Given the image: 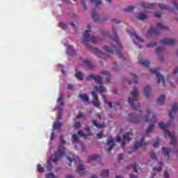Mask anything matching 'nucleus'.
Listing matches in <instances>:
<instances>
[{
    "mask_svg": "<svg viewBox=\"0 0 178 178\" xmlns=\"http://www.w3.org/2000/svg\"><path fill=\"white\" fill-rule=\"evenodd\" d=\"M146 112L147 115H145V118L140 115H136L134 113L129 114V122H131V123H135L136 124L141 123L142 122H144V120L146 123H148V122H149V124L147 129H146V134H148V133H150L151 131L154 129V127H155V123L156 122V115H153L152 119L149 120L148 118H149V115L152 113V111H151L149 108H147Z\"/></svg>",
    "mask_w": 178,
    "mask_h": 178,
    "instance_id": "f257e3e1",
    "label": "nucleus"
},
{
    "mask_svg": "<svg viewBox=\"0 0 178 178\" xmlns=\"http://www.w3.org/2000/svg\"><path fill=\"white\" fill-rule=\"evenodd\" d=\"M60 140V142L58 144V152H55L54 154L51 156V159L47 161V169L49 172H51L54 168L51 163L54 162V163H56L59 161L60 158L65 156V155H66V152H67V149H66V147H65V145L67 144V143L63 139V136H61Z\"/></svg>",
    "mask_w": 178,
    "mask_h": 178,
    "instance_id": "f03ea898",
    "label": "nucleus"
},
{
    "mask_svg": "<svg viewBox=\"0 0 178 178\" xmlns=\"http://www.w3.org/2000/svg\"><path fill=\"white\" fill-rule=\"evenodd\" d=\"M113 34L114 35L113 40L116 46H115L114 48L113 47L112 49L108 46H104V49H105L106 52H108V54H113V52H116L120 58H122L123 60H126V58H124V56H123V53H121L120 51L122 49H123V47H122V43H120L119 37H118L116 28L113 29Z\"/></svg>",
    "mask_w": 178,
    "mask_h": 178,
    "instance_id": "7ed1b4c3",
    "label": "nucleus"
},
{
    "mask_svg": "<svg viewBox=\"0 0 178 178\" xmlns=\"http://www.w3.org/2000/svg\"><path fill=\"white\" fill-rule=\"evenodd\" d=\"M170 124H172L170 122H168L166 124L160 122L159 123V127L163 130L165 137H169L171 138L170 144H171V145H174L175 147V145H176V136H175L174 134L170 133L169 130L166 129L168 127H169V126H170Z\"/></svg>",
    "mask_w": 178,
    "mask_h": 178,
    "instance_id": "20e7f679",
    "label": "nucleus"
},
{
    "mask_svg": "<svg viewBox=\"0 0 178 178\" xmlns=\"http://www.w3.org/2000/svg\"><path fill=\"white\" fill-rule=\"evenodd\" d=\"M131 95L132 96V99L128 97V102H129L132 109L134 111H138L141 106L140 104L137 103L136 105V102L138 101V89L137 88H134L132 91L131 92Z\"/></svg>",
    "mask_w": 178,
    "mask_h": 178,
    "instance_id": "39448f33",
    "label": "nucleus"
},
{
    "mask_svg": "<svg viewBox=\"0 0 178 178\" xmlns=\"http://www.w3.org/2000/svg\"><path fill=\"white\" fill-rule=\"evenodd\" d=\"M159 30H169V28L161 23L156 24L155 28H154V26L151 25L150 29L147 31V37L158 35V34H159Z\"/></svg>",
    "mask_w": 178,
    "mask_h": 178,
    "instance_id": "423d86ee",
    "label": "nucleus"
},
{
    "mask_svg": "<svg viewBox=\"0 0 178 178\" xmlns=\"http://www.w3.org/2000/svg\"><path fill=\"white\" fill-rule=\"evenodd\" d=\"M88 29L83 33V44H86V42H88L89 41L92 42V44H97V42H98V38L90 35V32L91 31V25H88Z\"/></svg>",
    "mask_w": 178,
    "mask_h": 178,
    "instance_id": "0eeeda50",
    "label": "nucleus"
},
{
    "mask_svg": "<svg viewBox=\"0 0 178 178\" xmlns=\"http://www.w3.org/2000/svg\"><path fill=\"white\" fill-rule=\"evenodd\" d=\"M160 69H157V70H150V73H152V74H155L156 77H157L158 79V83H161L162 81V84L163 86H166V83H165V79H163V76H162V74H161L160 72Z\"/></svg>",
    "mask_w": 178,
    "mask_h": 178,
    "instance_id": "6e6552de",
    "label": "nucleus"
},
{
    "mask_svg": "<svg viewBox=\"0 0 178 178\" xmlns=\"http://www.w3.org/2000/svg\"><path fill=\"white\" fill-rule=\"evenodd\" d=\"M131 137H133V131L127 132L123 135V140L121 143L122 148H124V147H126L127 142L129 143V141L131 140Z\"/></svg>",
    "mask_w": 178,
    "mask_h": 178,
    "instance_id": "1a4fd4ad",
    "label": "nucleus"
},
{
    "mask_svg": "<svg viewBox=\"0 0 178 178\" xmlns=\"http://www.w3.org/2000/svg\"><path fill=\"white\" fill-rule=\"evenodd\" d=\"M129 35H130V37H131V38H133L134 42L136 44H138V42H144V40H143L141 38L138 37L136 34L135 31H129L127 30Z\"/></svg>",
    "mask_w": 178,
    "mask_h": 178,
    "instance_id": "9d476101",
    "label": "nucleus"
},
{
    "mask_svg": "<svg viewBox=\"0 0 178 178\" xmlns=\"http://www.w3.org/2000/svg\"><path fill=\"white\" fill-rule=\"evenodd\" d=\"M86 48L89 49V51L93 52V54H97V56H99V58H103V59H105V54L102 53L101 50L90 45H87Z\"/></svg>",
    "mask_w": 178,
    "mask_h": 178,
    "instance_id": "9b49d317",
    "label": "nucleus"
},
{
    "mask_svg": "<svg viewBox=\"0 0 178 178\" xmlns=\"http://www.w3.org/2000/svg\"><path fill=\"white\" fill-rule=\"evenodd\" d=\"M86 80H95L96 83H97V84H99L100 86H102V76H99V75H95V74H89L87 77H86Z\"/></svg>",
    "mask_w": 178,
    "mask_h": 178,
    "instance_id": "f8f14e48",
    "label": "nucleus"
},
{
    "mask_svg": "<svg viewBox=\"0 0 178 178\" xmlns=\"http://www.w3.org/2000/svg\"><path fill=\"white\" fill-rule=\"evenodd\" d=\"M160 44H161V45L173 46L176 45V40L173 38H164L160 40Z\"/></svg>",
    "mask_w": 178,
    "mask_h": 178,
    "instance_id": "ddd939ff",
    "label": "nucleus"
},
{
    "mask_svg": "<svg viewBox=\"0 0 178 178\" xmlns=\"http://www.w3.org/2000/svg\"><path fill=\"white\" fill-rule=\"evenodd\" d=\"M92 96L93 98V100L92 102V105L96 108H99L101 106V102L98 100V96L97 95L95 92H92Z\"/></svg>",
    "mask_w": 178,
    "mask_h": 178,
    "instance_id": "4468645a",
    "label": "nucleus"
},
{
    "mask_svg": "<svg viewBox=\"0 0 178 178\" xmlns=\"http://www.w3.org/2000/svg\"><path fill=\"white\" fill-rule=\"evenodd\" d=\"M106 144L108 146V152L111 154L113 147H115V140L110 136L107 140Z\"/></svg>",
    "mask_w": 178,
    "mask_h": 178,
    "instance_id": "2eb2a0df",
    "label": "nucleus"
},
{
    "mask_svg": "<svg viewBox=\"0 0 178 178\" xmlns=\"http://www.w3.org/2000/svg\"><path fill=\"white\" fill-rule=\"evenodd\" d=\"M143 145H147V143H145V138L143 137L140 140L136 141L134 144V147L136 149H138L140 147H143Z\"/></svg>",
    "mask_w": 178,
    "mask_h": 178,
    "instance_id": "dca6fc26",
    "label": "nucleus"
},
{
    "mask_svg": "<svg viewBox=\"0 0 178 178\" xmlns=\"http://www.w3.org/2000/svg\"><path fill=\"white\" fill-rule=\"evenodd\" d=\"M77 159L79 162V165L76 168V172H78L79 173H81V172H82V173H85L86 172V168L83 165V162L81 161V160H80L79 157H77Z\"/></svg>",
    "mask_w": 178,
    "mask_h": 178,
    "instance_id": "f3484780",
    "label": "nucleus"
},
{
    "mask_svg": "<svg viewBox=\"0 0 178 178\" xmlns=\"http://www.w3.org/2000/svg\"><path fill=\"white\" fill-rule=\"evenodd\" d=\"M83 62L84 65L87 66L88 69H90V70H93V69H95V65H92L91 61L88 60H83Z\"/></svg>",
    "mask_w": 178,
    "mask_h": 178,
    "instance_id": "a211bd4d",
    "label": "nucleus"
},
{
    "mask_svg": "<svg viewBox=\"0 0 178 178\" xmlns=\"http://www.w3.org/2000/svg\"><path fill=\"white\" fill-rule=\"evenodd\" d=\"M79 98L81 99V101H83V102H87V104H90V99H88V95L86 94H79Z\"/></svg>",
    "mask_w": 178,
    "mask_h": 178,
    "instance_id": "6ab92c4d",
    "label": "nucleus"
},
{
    "mask_svg": "<svg viewBox=\"0 0 178 178\" xmlns=\"http://www.w3.org/2000/svg\"><path fill=\"white\" fill-rule=\"evenodd\" d=\"M163 154L165 156L170 157V152H172V149L169 147H163L162 148Z\"/></svg>",
    "mask_w": 178,
    "mask_h": 178,
    "instance_id": "aec40b11",
    "label": "nucleus"
},
{
    "mask_svg": "<svg viewBox=\"0 0 178 178\" xmlns=\"http://www.w3.org/2000/svg\"><path fill=\"white\" fill-rule=\"evenodd\" d=\"M139 63L146 67H149V66H151V62L147 60H140Z\"/></svg>",
    "mask_w": 178,
    "mask_h": 178,
    "instance_id": "412c9836",
    "label": "nucleus"
},
{
    "mask_svg": "<svg viewBox=\"0 0 178 178\" xmlns=\"http://www.w3.org/2000/svg\"><path fill=\"white\" fill-rule=\"evenodd\" d=\"M142 8L143 10H147V9H155V5L152 3L147 4V6L142 4Z\"/></svg>",
    "mask_w": 178,
    "mask_h": 178,
    "instance_id": "4be33fe9",
    "label": "nucleus"
},
{
    "mask_svg": "<svg viewBox=\"0 0 178 178\" xmlns=\"http://www.w3.org/2000/svg\"><path fill=\"white\" fill-rule=\"evenodd\" d=\"M144 91H145V95L147 98H148V97H149V92H151V86H146L145 87V89H144Z\"/></svg>",
    "mask_w": 178,
    "mask_h": 178,
    "instance_id": "5701e85b",
    "label": "nucleus"
},
{
    "mask_svg": "<svg viewBox=\"0 0 178 178\" xmlns=\"http://www.w3.org/2000/svg\"><path fill=\"white\" fill-rule=\"evenodd\" d=\"M98 158H101V156H99L98 154L90 156L89 159H88V163H90L92 162V161H97V159H98Z\"/></svg>",
    "mask_w": 178,
    "mask_h": 178,
    "instance_id": "b1692460",
    "label": "nucleus"
},
{
    "mask_svg": "<svg viewBox=\"0 0 178 178\" xmlns=\"http://www.w3.org/2000/svg\"><path fill=\"white\" fill-rule=\"evenodd\" d=\"M101 74H104L105 76H106V79L107 83H111V74L107 72V71H104V72H100Z\"/></svg>",
    "mask_w": 178,
    "mask_h": 178,
    "instance_id": "393cba45",
    "label": "nucleus"
},
{
    "mask_svg": "<svg viewBox=\"0 0 178 178\" xmlns=\"http://www.w3.org/2000/svg\"><path fill=\"white\" fill-rule=\"evenodd\" d=\"M92 17L94 19L95 22H98V19H99V15L98 13H95V10H92Z\"/></svg>",
    "mask_w": 178,
    "mask_h": 178,
    "instance_id": "a878e982",
    "label": "nucleus"
},
{
    "mask_svg": "<svg viewBox=\"0 0 178 178\" xmlns=\"http://www.w3.org/2000/svg\"><path fill=\"white\" fill-rule=\"evenodd\" d=\"M157 104H159V105H163L165 104V97L163 95H161L158 98Z\"/></svg>",
    "mask_w": 178,
    "mask_h": 178,
    "instance_id": "bb28decb",
    "label": "nucleus"
},
{
    "mask_svg": "<svg viewBox=\"0 0 178 178\" xmlns=\"http://www.w3.org/2000/svg\"><path fill=\"white\" fill-rule=\"evenodd\" d=\"M71 47V46L67 47V53L68 55H71V56H75L76 51L74 49H70Z\"/></svg>",
    "mask_w": 178,
    "mask_h": 178,
    "instance_id": "cd10ccee",
    "label": "nucleus"
},
{
    "mask_svg": "<svg viewBox=\"0 0 178 178\" xmlns=\"http://www.w3.org/2000/svg\"><path fill=\"white\" fill-rule=\"evenodd\" d=\"M147 17L148 16L145 13H139L137 16V19H138V20H145Z\"/></svg>",
    "mask_w": 178,
    "mask_h": 178,
    "instance_id": "c85d7f7f",
    "label": "nucleus"
},
{
    "mask_svg": "<svg viewBox=\"0 0 178 178\" xmlns=\"http://www.w3.org/2000/svg\"><path fill=\"white\" fill-rule=\"evenodd\" d=\"M92 122L93 126H95V127H98L99 129H102V127H104V125L105 124V123L104 122L102 124H98L97 120H93Z\"/></svg>",
    "mask_w": 178,
    "mask_h": 178,
    "instance_id": "c756f323",
    "label": "nucleus"
},
{
    "mask_svg": "<svg viewBox=\"0 0 178 178\" xmlns=\"http://www.w3.org/2000/svg\"><path fill=\"white\" fill-rule=\"evenodd\" d=\"M94 90H96V91H99V92H104V91H105V90H106V88H105V86H95L94 87Z\"/></svg>",
    "mask_w": 178,
    "mask_h": 178,
    "instance_id": "7c9ffc66",
    "label": "nucleus"
},
{
    "mask_svg": "<svg viewBox=\"0 0 178 178\" xmlns=\"http://www.w3.org/2000/svg\"><path fill=\"white\" fill-rule=\"evenodd\" d=\"M101 177H108L109 176V170H104L100 174Z\"/></svg>",
    "mask_w": 178,
    "mask_h": 178,
    "instance_id": "2f4dec72",
    "label": "nucleus"
},
{
    "mask_svg": "<svg viewBox=\"0 0 178 178\" xmlns=\"http://www.w3.org/2000/svg\"><path fill=\"white\" fill-rule=\"evenodd\" d=\"M62 126V122H55L53 124V127L55 130H58V129H60Z\"/></svg>",
    "mask_w": 178,
    "mask_h": 178,
    "instance_id": "473e14b6",
    "label": "nucleus"
},
{
    "mask_svg": "<svg viewBox=\"0 0 178 178\" xmlns=\"http://www.w3.org/2000/svg\"><path fill=\"white\" fill-rule=\"evenodd\" d=\"M131 76L134 80V83L135 84H137V83H138V76H137V75H136L134 73L131 72Z\"/></svg>",
    "mask_w": 178,
    "mask_h": 178,
    "instance_id": "72a5a7b5",
    "label": "nucleus"
},
{
    "mask_svg": "<svg viewBox=\"0 0 178 178\" xmlns=\"http://www.w3.org/2000/svg\"><path fill=\"white\" fill-rule=\"evenodd\" d=\"M67 161L70 162V163H69V166H72V165H76V160L70 156H67Z\"/></svg>",
    "mask_w": 178,
    "mask_h": 178,
    "instance_id": "f704fd0d",
    "label": "nucleus"
},
{
    "mask_svg": "<svg viewBox=\"0 0 178 178\" xmlns=\"http://www.w3.org/2000/svg\"><path fill=\"white\" fill-rule=\"evenodd\" d=\"M133 10H134V6H128L127 7V8H125L124 10V12L130 13V12H133Z\"/></svg>",
    "mask_w": 178,
    "mask_h": 178,
    "instance_id": "c9c22d12",
    "label": "nucleus"
},
{
    "mask_svg": "<svg viewBox=\"0 0 178 178\" xmlns=\"http://www.w3.org/2000/svg\"><path fill=\"white\" fill-rule=\"evenodd\" d=\"M159 163V165H160V167L159 168H155V167H154L153 168V170H154V172H161V170H162V166H163V163H162V162H160V163Z\"/></svg>",
    "mask_w": 178,
    "mask_h": 178,
    "instance_id": "e433bc0d",
    "label": "nucleus"
},
{
    "mask_svg": "<svg viewBox=\"0 0 178 178\" xmlns=\"http://www.w3.org/2000/svg\"><path fill=\"white\" fill-rule=\"evenodd\" d=\"M178 110V104L177 103H175L174 105L172 106V111L174 113H177Z\"/></svg>",
    "mask_w": 178,
    "mask_h": 178,
    "instance_id": "4c0bfd02",
    "label": "nucleus"
},
{
    "mask_svg": "<svg viewBox=\"0 0 178 178\" xmlns=\"http://www.w3.org/2000/svg\"><path fill=\"white\" fill-rule=\"evenodd\" d=\"M165 51V49H163V47H157L156 48V54L157 55H159V54H162V52H163Z\"/></svg>",
    "mask_w": 178,
    "mask_h": 178,
    "instance_id": "58836bf2",
    "label": "nucleus"
},
{
    "mask_svg": "<svg viewBox=\"0 0 178 178\" xmlns=\"http://www.w3.org/2000/svg\"><path fill=\"white\" fill-rule=\"evenodd\" d=\"M90 2L92 3H95L96 8H98V6L101 5V3H102V1L100 0H97H97H90Z\"/></svg>",
    "mask_w": 178,
    "mask_h": 178,
    "instance_id": "ea45409f",
    "label": "nucleus"
},
{
    "mask_svg": "<svg viewBox=\"0 0 178 178\" xmlns=\"http://www.w3.org/2000/svg\"><path fill=\"white\" fill-rule=\"evenodd\" d=\"M79 141V137L76 134H73L72 137V143L74 144V143H77Z\"/></svg>",
    "mask_w": 178,
    "mask_h": 178,
    "instance_id": "a19ab883",
    "label": "nucleus"
},
{
    "mask_svg": "<svg viewBox=\"0 0 178 178\" xmlns=\"http://www.w3.org/2000/svg\"><path fill=\"white\" fill-rule=\"evenodd\" d=\"M75 77H76V79H78L79 80H83V74L81 72H78L75 74Z\"/></svg>",
    "mask_w": 178,
    "mask_h": 178,
    "instance_id": "79ce46f5",
    "label": "nucleus"
},
{
    "mask_svg": "<svg viewBox=\"0 0 178 178\" xmlns=\"http://www.w3.org/2000/svg\"><path fill=\"white\" fill-rule=\"evenodd\" d=\"M159 6L160 9H162L163 10H170V8L168 7H166L165 4H159Z\"/></svg>",
    "mask_w": 178,
    "mask_h": 178,
    "instance_id": "37998d69",
    "label": "nucleus"
},
{
    "mask_svg": "<svg viewBox=\"0 0 178 178\" xmlns=\"http://www.w3.org/2000/svg\"><path fill=\"white\" fill-rule=\"evenodd\" d=\"M37 169H38V172H39V173L44 172V168L41 166V164H38L37 165Z\"/></svg>",
    "mask_w": 178,
    "mask_h": 178,
    "instance_id": "c03bdc74",
    "label": "nucleus"
},
{
    "mask_svg": "<svg viewBox=\"0 0 178 178\" xmlns=\"http://www.w3.org/2000/svg\"><path fill=\"white\" fill-rule=\"evenodd\" d=\"M146 47H147V48H154V47H156V43L154 42H152L151 43L147 44Z\"/></svg>",
    "mask_w": 178,
    "mask_h": 178,
    "instance_id": "a18cd8bd",
    "label": "nucleus"
},
{
    "mask_svg": "<svg viewBox=\"0 0 178 178\" xmlns=\"http://www.w3.org/2000/svg\"><path fill=\"white\" fill-rule=\"evenodd\" d=\"M134 169V172H137V168L138 167V163H136L134 164H131L130 165Z\"/></svg>",
    "mask_w": 178,
    "mask_h": 178,
    "instance_id": "49530a36",
    "label": "nucleus"
},
{
    "mask_svg": "<svg viewBox=\"0 0 178 178\" xmlns=\"http://www.w3.org/2000/svg\"><path fill=\"white\" fill-rule=\"evenodd\" d=\"M62 99H63L62 95H60L57 101L58 102H60L61 106H63V105H65V103L63 102V101H62Z\"/></svg>",
    "mask_w": 178,
    "mask_h": 178,
    "instance_id": "de8ad7c7",
    "label": "nucleus"
},
{
    "mask_svg": "<svg viewBox=\"0 0 178 178\" xmlns=\"http://www.w3.org/2000/svg\"><path fill=\"white\" fill-rule=\"evenodd\" d=\"M65 65H59L58 69L59 70H61L63 74H66V71H65L63 69H65Z\"/></svg>",
    "mask_w": 178,
    "mask_h": 178,
    "instance_id": "09e8293b",
    "label": "nucleus"
},
{
    "mask_svg": "<svg viewBox=\"0 0 178 178\" xmlns=\"http://www.w3.org/2000/svg\"><path fill=\"white\" fill-rule=\"evenodd\" d=\"M159 139L157 138L156 140L154 143L153 147H154V148H158V147H159Z\"/></svg>",
    "mask_w": 178,
    "mask_h": 178,
    "instance_id": "8fccbe9b",
    "label": "nucleus"
},
{
    "mask_svg": "<svg viewBox=\"0 0 178 178\" xmlns=\"http://www.w3.org/2000/svg\"><path fill=\"white\" fill-rule=\"evenodd\" d=\"M150 158L152 159H155L156 161L158 160V157L156 156V154H155V152H152L150 155Z\"/></svg>",
    "mask_w": 178,
    "mask_h": 178,
    "instance_id": "3c124183",
    "label": "nucleus"
},
{
    "mask_svg": "<svg viewBox=\"0 0 178 178\" xmlns=\"http://www.w3.org/2000/svg\"><path fill=\"white\" fill-rule=\"evenodd\" d=\"M46 178H56V177H55V175H54V173L50 172L46 175Z\"/></svg>",
    "mask_w": 178,
    "mask_h": 178,
    "instance_id": "603ef678",
    "label": "nucleus"
},
{
    "mask_svg": "<svg viewBox=\"0 0 178 178\" xmlns=\"http://www.w3.org/2000/svg\"><path fill=\"white\" fill-rule=\"evenodd\" d=\"M60 27H61L64 30H66V27H67V25L64 22H60Z\"/></svg>",
    "mask_w": 178,
    "mask_h": 178,
    "instance_id": "864d4df0",
    "label": "nucleus"
},
{
    "mask_svg": "<svg viewBox=\"0 0 178 178\" xmlns=\"http://www.w3.org/2000/svg\"><path fill=\"white\" fill-rule=\"evenodd\" d=\"M104 102L106 104H108L109 108H111L112 109V108H113V104H112V102H108V100H104Z\"/></svg>",
    "mask_w": 178,
    "mask_h": 178,
    "instance_id": "5fc2aeb1",
    "label": "nucleus"
},
{
    "mask_svg": "<svg viewBox=\"0 0 178 178\" xmlns=\"http://www.w3.org/2000/svg\"><path fill=\"white\" fill-rule=\"evenodd\" d=\"M90 127L88 125H86L84 127V130H86V131L88 133V134H90Z\"/></svg>",
    "mask_w": 178,
    "mask_h": 178,
    "instance_id": "6e6d98bb",
    "label": "nucleus"
},
{
    "mask_svg": "<svg viewBox=\"0 0 178 178\" xmlns=\"http://www.w3.org/2000/svg\"><path fill=\"white\" fill-rule=\"evenodd\" d=\"M154 16H155V17H157L159 19L162 17V15H161V13H159V12L154 13Z\"/></svg>",
    "mask_w": 178,
    "mask_h": 178,
    "instance_id": "4d7b16f0",
    "label": "nucleus"
},
{
    "mask_svg": "<svg viewBox=\"0 0 178 178\" xmlns=\"http://www.w3.org/2000/svg\"><path fill=\"white\" fill-rule=\"evenodd\" d=\"M59 111H60V113L58 114V120H60L63 118V116H62V112H63L62 108H60Z\"/></svg>",
    "mask_w": 178,
    "mask_h": 178,
    "instance_id": "13d9d810",
    "label": "nucleus"
},
{
    "mask_svg": "<svg viewBox=\"0 0 178 178\" xmlns=\"http://www.w3.org/2000/svg\"><path fill=\"white\" fill-rule=\"evenodd\" d=\"M78 134L80 136V137H86V134L81 131H78Z\"/></svg>",
    "mask_w": 178,
    "mask_h": 178,
    "instance_id": "bf43d9fd",
    "label": "nucleus"
},
{
    "mask_svg": "<svg viewBox=\"0 0 178 178\" xmlns=\"http://www.w3.org/2000/svg\"><path fill=\"white\" fill-rule=\"evenodd\" d=\"M113 70H115V72H118V70H119V65H118L117 63H114Z\"/></svg>",
    "mask_w": 178,
    "mask_h": 178,
    "instance_id": "052dcab7",
    "label": "nucleus"
},
{
    "mask_svg": "<svg viewBox=\"0 0 178 178\" xmlns=\"http://www.w3.org/2000/svg\"><path fill=\"white\" fill-rule=\"evenodd\" d=\"M164 177L169 178V172H168V170H165L164 172Z\"/></svg>",
    "mask_w": 178,
    "mask_h": 178,
    "instance_id": "680f3d73",
    "label": "nucleus"
},
{
    "mask_svg": "<svg viewBox=\"0 0 178 178\" xmlns=\"http://www.w3.org/2000/svg\"><path fill=\"white\" fill-rule=\"evenodd\" d=\"M172 5L175 8V9H177V10H178V4L176 3L175 1H172Z\"/></svg>",
    "mask_w": 178,
    "mask_h": 178,
    "instance_id": "e2e57ef3",
    "label": "nucleus"
},
{
    "mask_svg": "<svg viewBox=\"0 0 178 178\" xmlns=\"http://www.w3.org/2000/svg\"><path fill=\"white\" fill-rule=\"evenodd\" d=\"M113 22V23H115V24H119V23H122V22H120V20L117 19H114L112 20Z\"/></svg>",
    "mask_w": 178,
    "mask_h": 178,
    "instance_id": "0e129e2a",
    "label": "nucleus"
},
{
    "mask_svg": "<svg viewBox=\"0 0 178 178\" xmlns=\"http://www.w3.org/2000/svg\"><path fill=\"white\" fill-rule=\"evenodd\" d=\"M81 3L83 8H84V9H86V1L85 0H81Z\"/></svg>",
    "mask_w": 178,
    "mask_h": 178,
    "instance_id": "69168bd1",
    "label": "nucleus"
},
{
    "mask_svg": "<svg viewBox=\"0 0 178 178\" xmlns=\"http://www.w3.org/2000/svg\"><path fill=\"white\" fill-rule=\"evenodd\" d=\"M178 73V67H175L172 72V74H177Z\"/></svg>",
    "mask_w": 178,
    "mask_h": 178,
    "instance_id": "338daca9",
    "label": "nucleus"
},
{
    "mask_svg": "<svg viewBox=\"0 0 178 178\" xmlns=\"http://www.w3.org/2000/svg\"><path fill=\"white\" fill-rule=\"evenodd\" d=\"M65 178H74V175H65Z\"/></svg>",
    "mask_w": 178,
    "mask_h": 178,
    "instance_id": "774afa93",
    "label": "nucleus"
}]
</instances>
